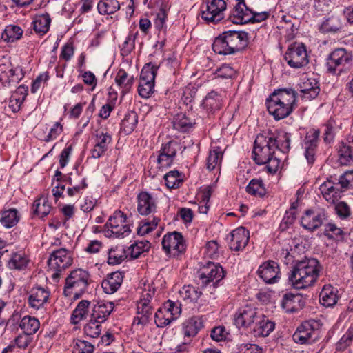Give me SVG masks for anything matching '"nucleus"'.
<instances>
[{"label":"nucleus","instance_id":"nucleus-1","mask_svg":"<svg viewBox=\"0 0 353 353\" xmlns=\"http://www.w3.org/2000/svg\"><path fill=\"white\" fill-rule=\"evenodd\" d=\"M321 266L316 259H305L297 261L288 274V281L297 290L313 286L316 282Z\"/></svg>","mask_w":353,"mask_h":353},{"label":"nucleus","instance_id":"nucleus-2","mask_svg":"<svg viewBox=\"0 0 353 353\" xmlns=\"http://www.w3.org/2000/svg\"><path fill=\"white\" fill-rule=\"evenodd\" d=\"M296 95L292 88L274 90L266 100L268 112L277 121L286 118L295 108Z\"/></svg>","mask_w":353,"mask_h":353},{"label":"nucleus","instance_id":"nucleus-3","mask_svg":"<svg viewBox=\"0 0 353 353\" xmlns=\"http://www.w3.org/2000/svg\"><path fill=\"white\" fill-rule=\"evenodd\" d=\"M248 34L243 31H225L214 41L212 49L219 54H235L248 45Z\"/></svg>","mask_w":353,"mask_h":353},{"label":"nucleus","instance_id":"nucleus-4","mask_svg":"<svg viewBox=\"0 0 353 353\" xmlns=\"http://www.w3.org/2000/svg\"><path fill=\"white\" fill-rule=\"evenodd\" d=\"M325 66L327 72L333 75L347 73L353 66L352 52L343 48L334 50L326 59Z\"/></svg>","mask_w":353,"mask_h":353},{"label":"nucleus","instance_id":"nucleus-5","mask_svg":"<svg viewBox=\"0 0 353 353\" xmlns=\"http://www.w3.org/2000/svg\"><path fill=\"white\" fill-rule=\"evenodd\" d=\"M90 279L88 272L82 269H76L70 272L65 279L63 294L78 299L87 290Z\"/></svg>","mask_w":353,"mask_h":353},{"label":"nucleus","instance_id":"nucleus-6","mask_svg":"<svg viewBox=\"0 0 353 353\" xmlns=\"http://www.w3.org/2000/svg\"><path fill=\"white\" fill-rule=\"evenodd\" d=\"M274 137H265L258 135L255 139L252 151L253 159L258 165H263L270 157L275 154L276 150Z\"/></svg>","mask_w":353,"mask_h":353},{"label":"nucleus","instance_id":"nucleus-7","mask_svg":"<svg viewBox=\"0 0 353 353\" xmlns=\"http://www.w3.org/2000/svg\"><path fill=\"white\" fill-rule=\"evenodd\" d=\"M72 263V259L70 252L61 248L53 251L48 260V272L51 273L52 278L58 280L60 274Z\"/></svg>","mask_w":353,"mask_h":353},{"label":"nucleus","instance_id":"nucleus-8","mask_svg":"<svg viewBox=\"0 0 353 353\" xmlns=\"http://www.w3.org/2000/svg\"><path fill=\"white\" fill-rule=\"evenodd\" d=\"M127 216L121 211H115L105 225V236L109 237L123 238L130 234L131 229L126 223Z\"/></svg>","mask_w":353,"mask_h":353},{"label":"nucleus","instance_id":"nucleus-9","mask_svg":"<svg viewBox=\"0 0 353 353\" xmlns=\"http://www.w3.org/2000/svg\"><path fill=\"white\" fill-rule=\"evenodd\" d=\"M224 276L223 268L219 263L211 261L203 265L196 272L197 282L203 286H205L210 282L216 286Z\"/></svg>","mask_w":353,"mask_h":353},{"label":"nucleus","instance_id":"nucleus-10","mask_svg":"<svg viewBox=\"0 0 353 353\" xmlns=\"http://www.w3.org/2000/svg\"><path fill=\"white\" fill-rule=\"evenodd\" d=\"M285 60L290 68H301L309 63L306 47L303 43H294L290 45L285 54Z\"/></svg>","mask_w":353,"mask_h":353},{"label":"nucleus","instance_id":"nucleus-11","mask_svg":"<svg viewBox=\"0 0 353 353\" xmlns=\"http://www.w3.org/2000/svg\"><path fill=\"white\" fill-rule=\"evenodd\" d=\"M259 312L257 308L245 305L238 309L234 315V323L239 328L252 330L257 321H259Z\"/></svg>","mask_w":353,"mask_h":353},{"label":"nucleus","instance_id":"nucleus-12","mask_svg":"<svg viewBox=\"0 0 353 353\" xmlns=\"http://www.w3.org/2000/svg\"><path fill=\"white\" fill-rule=\"evenodd\" d=\"M162 248L170 256H177L185 252V242L181 233L179 232H168L162 239Z\"/></svg>","mask_w":353,"mask_h":353},{"label":"nucleus","instance_id":"nucleus-13","mask_svg":"<svg viewBox=\"0 0 353 353\" xmlns=\"http://www.w3.org/2000/svg\"><path fill=\"white\" fill-rule=\"evenodd\" d=\"M226 6L224 0H210L202 7L201 17L207 23H218L224 18Z\"/></svg>","mask_w":353,"mask_h":353},{"label":"nucleus","instance_id":"nucleus-14","mask_svg":"<svg viewBox=\"0 0 353 353\" xmlns=\"http://www.w3.org/2000/svg\"><path fill=\"white\" fill-rule=\"evenodd\" d=\"M320 131L317 129L309 130L302 141V148L304 150V156L310 165H312L316 157V154L320 141Z\"/></svg>","mask_w":353,"mask_h":353},{"label":"nucleus","instance_id":"nucleus-15","mask_svg":"<svg viewBox=\"0 0 353 353\" xmlns=\"http://www.w3.org/2000/svg\"><path fill=\"white\" fill-rule=\"evenodd\" d=\"M316 322L305 321L301 324L294 333L292 338L295 343L310 344L314 342L319 336V332L314 327Z\"/></svg>","mask_w":353,"mask_h":353},{"label":"nucleus","instance_id":"nucleus-16","mask_svg":"<svg viewBox=\"0 0 353 353\" xmlns=\"http://www.w3.org/2000/svg\"><path fill=\"white\" fill-rule=\"evenodd\" d=\"M157 210V199L146 191L137 195V211L143 216L154 214Z\"/></svg>","mask_w":353,"mask_h":353},{"label":"nucleus","instance_id":"nucleus-17","mask_svg":"<svg viewBox=\"0 0 353 353\" xmlns=\"http://www.w3.org/2000/svg\"><path fill=\"white\" fill-rule=\"evenodd\" d=\"M257 272L260 278L266 283H277L281 277L279 266L273 261L263 263L259 266Z\"/></svg>","mask_w":353,"mask_h":353},{"label":"nucleus","instance_id":"nucleus-18","mask_svg":"<svg viewBox=\"0 0 353 353\" xmlns=\"http://www.w3.org/2000/svg\"><path fill=\"white\" fill-rule=\"evenodd\" d=\"M327 218V214L323 210L318 212L307 210L301 218V224L306 230L313 231L319 228Z\"/></svg>","mask_w":353,"mask_h":353},{"label":"nucleus","instance_id":"nucleus-19","mask_svg":"<svg viewBox=\"0 0 353 353\" xmlns=\"http://www.w3.org/2000/svg\"><path fill=\"white\" fill-rule=\"evenodd\" d=\"M250 232L243 227L233 230L228 237L230 248L234 251L242 250L247 245Z\"/></svg>","mask_w":353,"mask_h":353},{"label":"nucleus","instance_id":"nucleus-20","mask_svg":"<svg viewBox=\"0 0 353 353\" xmlns=\"http://www.w3.org/2000/svg\"><path fill=\"white\" fill-rule=\"evenodd\" d=\"M251 10L247 7L245 2H238L231 10L228 20L235 24L250 23Z\"/></svg>","mask_w":353,"mask_h":353},{"label":"nucleus","instance_id":"nucleus-21","mask_svg":"<svg viewBox=\"0 0 353 353\" xmlns=\"http://www.w3.org/2000/svg\"><path fill=\"white\" fill-rule=\"evenodd\" d=\"M50 292L41 287L32 288L28 296V304L30 307L39 310L48 301Z\"/></svg>","mask_w":353,"mask_h":353},{"label":"nucleus","instance_id":"nucleus-22","mask_svg":"<svg viewBox=\"0 0 353 353\" xmlns=\"http://www.w3.org/2000/svg\"><path fill=\"white\" fill-rule=\"evenodd\" d=\"M123 280V275L121 272L116 271L109 274L101 282L103 292L108 294H114L121 287Z\"/></svg>","mask_w":353,"mask_h":353},{"label":"nucleus","instance_id":"nucleus-23","mask_svg":"<svg viewBox=\"0 0 353 353\" xmlns=\"http://www.w3.org/2000/svg\"><path fill=\"white\" fill-rule=\"evenodd\" d=\"M304 305V301L299 294L287 293L281 301L282 307L287 312H294L301 310Z\"/></svg>","mask_w":353,"mask_h":353},{"label":"nucleus","instance_id":"nucleus-24","mask_svg":"<svg viewBox=\"0 0 353 353\" xmlns=\"http://www.w3.org/2000/svg\"><path fill=\"white\" fill-rule=\"evenodd\" d=\"M137 316L133 321L134 325H143L148 323L152 313V307L150 303L139 301L137 304Z\"/></svg>","mask_w":353,"mask_h":353},{"label":"nucleus","instance_id":"nucleus-25","mask_svg":"<svg viewBox=\"0 0 353 353\" xmlns=\"http://www.w3.org/2000/svg\"><path fill=\"white\" fill-rule=\"evenodd\" d=\"M114 81L121 90V94L125 95L130 91L134 79L133 76H130L124 69L120 68L115 75Z\"/></svg>","mask_w":353,"mask_h":353},{"label":"nucleus","instance_id":"nucleus-26","mask_svg":"<svg viewBox=\"0 0 353 353\" xmlns=\"http://www.w3.org/2000/svg\"><path fill=\"white\" fill-rule=\"evenodd\" d=\"M274 322L260 314L259 321L256 322L251 332H253L255 336H267L274 330Z\"/></svg>","mask_w":353,"mask_h":353},{"label":"nucleus","instance_id":"nucleus-27","mask_svg":"<svg viewBox=\"0 0 353 353\" xmlns=\"http://www.w3.org/2000/svg\"><path fill=\"white\" fill-rule=\"evenodd\" d=\"M339 299L338 290L331 285H325L319 295L321 303L325 307L334 306Z\"/></svg>","mask_w":353,"mask_h":353},{"label":"nucleus","instance_id":"nucleus-28","mask_svg":"<svg viewBox=\"0 0 353 353\" xmlns=\"http://www.w3.org/2000/svg\"><path fill=\"white\" fill-rule=\"evenodd\" d=\"M114 305L112 302H99L93 308L92 318L99 323H103L111 314Z\"/></svg>","mask_w":353,"mask_h":353},{"label":"nucleus","instance_id":"nucleus-29","mask_svg":"<svg viewBox=\"0 0 353 353\" xmlns=\"http://www.w3.org/2000/svg\"><path fill=\"white\" fill-rule=\"evenodd\" d=\"M342 28V23L338 16L332 15L324 19L319 26V30L323 34H335Z\"/></svg>","mask_w":353,"mask_h":353},{"label":"nucleus","instance_id":"nucleus-30","mask_svg":"<svg viewBox=\"0 0 353 353\" xmlns=\"http://www.w3.org/2000/svg\"><path fill=\"white\" fill-rule=\"evenodd\" d=\"M30 263L28 256L23 252H18L12 253L8 261V268L10 270H24Z\"/></svg>","mask_w":353,"mask_h":353},{"label":"nucleus","instance_id":"nucleus-31","mask_svg":"<svg viewBox=\"0 0 353 353\" xmlns=\"http://www.w3.org/2000/svg\"><path fill=\"white\" fill-rule=\"evenodd\" d=\"M68 183L70 187L67 189V194L69 196H76L82 193V191L88 186L86 179L76 174L74 178L69 177Z\"/></svg>","mask_w":353,"mask_h":353},{"label":"nucleus","instance_id":"nucleus-32","mask_svg":"<svg viewBox=\"0 0 353 353\" xmlns=\"http://www.w3.org/2000/svg\"><path fill=\"white\" fill-rule=\"evenodd\" d=\"M202 105L208 112H214L219 110L222 105L221 96L216 92L212 91L205 97Z\"/></svg>","mask_w":353,"mask_h":353},{"label":"nucleus","instance_id":"nucleus-33","mask_svg":"<svg viewBox=\"0 0 353 353\" xmlns=\"http://www.w3.org/2000/svg\"><path fill=\"white\" fill-rule=\"evenodd\" d=\"M19 219L20 215L15 208L5 210L0 212V223L6 228L16 225Z\"/></svg>","mask_w":353,"mask_h":353},{"label":"nucleus","instance_id":"nucleus-34","mask_svg":"<svg viewBox=\"0 0 353 353\" xmlns=\"http://www.w3.org/2000/svg\"><path fill=\"white\" fill-rule=\"evenodd\" d=\"M90 304L87 300H82L78 303L71 315V323L77 325L88 316Z\"/></svg>","mask_w":353,"mask_h":353},{"label":"nucleus","instance_id":"nucleus-35","mask_svg":"<svg viewBox=\"0 0 353 353\" xmlns=\"http://www.w3.org/2000/svg\"><path fill=\"white\" fill-rule=\"evenodd\" d=\"M19 327L23 333L32 335L39 329L40 322L36 317L26 315L21 319Z\"/></svg>","mask_w":353,"mask_h":353},{"label":"nucleus","instance_id":"nucleus-36","mask_svg":"<svg viewBox=\"0 0 353 353\" xmlns=\"http://www.w3.org/2000/svg\"><path fill=\"white\" fill-rule=\"evenodd\" d=\"M50 23L51 19L48 13L37 15L32 21L33 28L37 34L43 35L49 30Z\"/></svg>","mask_w":353,"mask_h":353},{"label":"nucleus","instance_id":"nucleus-37","mask_svg":"<svg viewBox=\"0 0 353 353\" xmlns=\"http://www.w3.org/2000/svg\"><path fill=\"white\" fill-rule=\"evenodd\" d=\"M203 326L201 319L199 316H193L188 319L184 323L183 334L185 336H194Z\"/></svg>","mask_w":353,"mask_h":353},{"label":"nucleus","instance_id":"nucleus-38","mask_svg":"<svg viewBox=\"0 0 353 353\" xmlns=\"http://www.w3.org/2000/svg\"><path fill=\"white\" fill-rule=\"evenodd\" d=\"M51 209L52 206L50 204L48 199L45 196L40 197L36 200L32 205L34 214L41 218L48 215L51 211Z\"/></svg>","mask_w":353,"mask_h":353},{"label":"nucleus","instance_id":"nucleus-39","mask_svg":"<svg viewBox=\"0 0 353 353\" xmlns=\"http://www.w3.org/2000/svg\"><path fill=\"white\" fill-rule=\"evenodd\" d=\"M195 121L191 119L184 114H178L174 119L173 126L174 129L181 131L187 132L195 125Z\"/></svg>","mask_w":353,"mask_h":353},{"label":"nucleus","instance_id":"nucleus-40","mask_svg":"<svg viewBox=\"0 0 353 353\" xmlns=\"http://www.w3.org/2000/svg\"><path fill=\"white\" fill-rule=\"evenodd\" d=\"M223 157V152L219 147H214L209 152L208 157L206 160V168L208 170L212 171L216 167L220 166Z\"/></svg>","mask_w":353,"mask_h":353},{"label":"nucleus","instance_id":"nucleus-41","mask_svg":"<svg viewBox=\"0 0 353 353\" xmlns=\"http://www.w3.org/2000/svg\"><path fill=\"white\" fill-rule=\"evenodd\" d=\"M128 256V253L123 246L117 245L109 250L108 262L110 265H117L123 261Z\"/></svg>","mask_w":353,"mask_h":353},{"label":"nucleus","instance_id":"nucleus-42","mask_svg":"<svg viewBox=\"0 0 353 353\" xmlns=\"http://www.w3.org/2000/svg\"><path fill=\"white\" fill-rule=\"evenodd\" d=\"M97 9L101 14H112L120 9V3L117 0H100Z\"/></svg>","mask_w":353,"mask_h":353},{"label":"nucleus","instance_id":"nucleus-43","mask_svg":"<svg viewBox=\"0 0 353 353\" xmlns=\"http://www.w3.org/2000/svg\"><path fill=\"white\" fill-rule=\"evenodd\" d=\"M138 123V116L134 111L125 114L121 123V129L125 134H130L136 128Z\"/></svg>","mask_w":353,"mask_h":353},{"label":"nucleus","instance_id":"nucleus-44","mask_svg":"<svg viewBox=\"0 0 353 353\" xmlns=\"http://www.w3.org/2000/svg\"><path fill=\"white\" fill-rule=\"evenodd\" d=\"M23 32L22 29L19 26L8 25L2 33L1 38L7 42L12 43L19 39L22 37Z\"/></svg>","mask_w":353,"mask_h":353},{"label":"nucleus","instance_id":"nucleus-45","mask_svg":"<svg viewBox=\"0 0 353 353\" xmlns=\"http://www.w3.org/2000/svg\"><path fill=\"white\" fill-rule=\"evenodd\" d=\"M339 161L341 165H347L353 162V146L342 143L339 150Z\"/></svg>","mask_w":353,"mask_h":353},{"label":"nucleus","instance_id":"nucleus-46","mask_svg":"<svg viewBox=\"0 0 353 353\" xmlns=\"http://www.w3.org/2000/svg\"><path fill=\"white\" fill-rule=\"evenodd\" d=\"M181 297L189 302H196L202 294V292L195 287L188 285H185L179 291Z\"/></svg>","mask_w":353,"mask_h":353},{"label":"nucleus","instance_id":"nucleus-47","mask_svg":"<svg viewBox=\"0 0 353 353\" xmlns=\"http://www.w3.org/2000/svg\"><path fill=\"white\" fill-rule=\"evenodd\" d=\"M248 193L258 196H263L265 194L266 190L264 183L261 179H252L246 187Z\"/></svg>","mask_w":353,"mask_h":353},{"label":"nucleus","instance_id":"nucleus-48","mask_svg":"<svg viewBox=\"0 0 353 353\" xmlns=\"http://www.w3.org/2000/svg\"><path fill=\"white\" fill-rule=\"evenodd\" d=\"M154 318L156 325L159 327H164L174 321L172 316L164 307L158 309L155 313Z\"/></svg>","mask_w":353,"mask_h":353},{"label":"nucleus","instance_id":"nucleus-49","mask_svg":"<svg viewBox=\"0 0 353 353\" xmlns=\"http://www.w3.org/2000/svg\"><path fill=\"white\" fill-rule=\"evenodd\" d=\"M26 90L23 87H19L16 92L12 95L10 101V108H12V111L16 112L19 110L21 105L26 99Z\"/></svg>","mask_w":353,"mask_h":353},{"label":"nucleus","instance_id":"nucleus-50","mask_svg":"<svg viewBox=\"0 0 353 353\" xmlns=\"http://www.w3.org/2000/svg\"><path fill=\"white\" fill-rule=\"evenodd\" d=\"M159 66L149 63L145 64L141 70L140 75L141 81H147L154 83V79Z\"/></svg>","mask_w":353,"mask_h":353},{"label":"nucleus","instance_id":"nucleus-51","mask_svg":"<svg viewBox=\"0 0 353 353\" xmlns=\"http://www.w3.org/2000/svg\"><path fill=\"white\" fill-rule=\"evenodd\" d=\"M150 246V244L148 241L136 242L128 248V255H130L132 259H137L143 252L147 251Z\"/></svg>","mask_w":353,"mask_h":353},{"label":"nucleus","instance_id":"nucleus-52","mask_svg":"<svg viewBox=\"0 0 353 353\" xmlns=\"http://www.w3.org/2000/svg\"><path fill=\"white\" fill-rule=\"evenodd\" d=\"M165 185L169 189L177 188L183 182V179L178 170H172L164 175Z\"/></svg>","mask_w":353,"mask_h":353},{"label":"nucleus","instance_id":"nucleus-53","mask_svg":"<svg viewBox=\"0 0 353 353\" xmlns=\"http://www.w3.org/2000/svg\"><path fill=\"white\" fill-rule=\"evenodd\" d=\"M290 133L281 132L276 138H274L276 143V150H280L283 153L288 152L290 149Z\"/></svg>","mask_w":353,"mask_h":353},{"label":"nucleus","instance_id":"nucleus-54","mask_svg":"<svg viewBox=\"0 0 353 353\" xmlns=\"http://www.w3.org/2000/svg\"><path fill=\"white\" fill-rule=\"evenodd\" d=\"M294 248H292L290 245V248H283L279 254V257L284 262L285 264L288 265L293 263L295 261L296 256V250L299 248L298 245H294V241H292Z\"/></svg>","mask_w":353,"mask_h":353},{"label":"nucleus","instance_id":"nucleus-55","mask_svg":"<svg viewBox=\"0 0 353 353\" xmlns=\"http://www.w3.org/2000/svg\"><path fill=\"white\" fill-rule=\"evenodd\" d=\"M101 323H99L92 318L84 327L83 330L85 334L91 338L98 337L101 334Z\"/></svg>","mask_w":353,"mask_h":353},{"label":"nucleus","instance_id":"nucleus-56","mask_svg":"<svg viewBox=\"0 0 353 353\" xmlns=\"http://www.w3.org/2000/svg\"><path fill=\"white\" fill-rule=\"evenodd\" d=\"M338 131V125L334 120H329L325 125L323 140L325 143H330L334 139Z\"/></svg>","mask_w":353,"mask_h":353},{"label":"nucleus","instance_id":"nucleus-57","mask_svg":"<svg viewBox=\"0 0 353 353\" xmlns=\"http://www.w3.org/2000/svg\"><path fill=\"white\" fill-rule=\"evenodd\" d=\"M159 221L160 219L157 216H154L152 221L145 220L139 225L137 230V234L140 236L148 234L157 228Z\"/></svg>","mask_w":353,"mask_h":353},{"label":"nucleus","instance_id":"nucleus-58","mask_svg":"<svg viewBox=\"0 0 353 353\" xmlns=\"http://www.w3.org/2000/svg\"><path fill=\"white\" fill-rule=\"evenodd\" d=\"M325 234L329 239H333L337 241L342 240L343 239V232L342 229L332 223H329L325 225Z\"/></svg>","mask_w":353,"mask_h":353},{"label":"nucleus","instance_id":"nucleus-59","mask_svg":"<svg viewBox=\"0 0 353 353\" xmlns=\"http://www.w3.org/2000/svg\"><path fill=\"white\" fill-rule=\"evenodd\" d=\"M94 345L86 341L77 339L74 341L73 353H93Z\"/></svg>","mask_w":353,"mask_h":353},{"label":"nucleus","instance_id":"nucleus-60","mask_svg":"<svg viewBox=\"0 0 353 353\" xmlns=\"http://www.w3.org/2000/svg\"><path fill=\"white\" fill-rule=\"evenodd\" d=\"M216 77L221 79H232L236 77V70L228 64H223L215 72Z\"/></svg>","mask_w":353,"mask_h":353},{"label":"nucleus","instance_id":"nucleus-61","mask_svg":"<svg viewBox=\"0 0 353 353\" xmlns=\"http://www.w3.org/2000/svg\"><path fill=\"white\" fill-rule=\"evenodd\" d=\"M137 34L138 32H136L135 34L130 33L126 37L121 49V52L123 56H128L134 48L135 39Z\"/></svg>","mask_w":353,"mask_h":353},{"label":"nucleus","instance_id":"nucleus-62","mask_svg":"<svg viewBox=\"0 0 353 353\" xmlns=\"http://www.w3.org/2000/svg\"><path fill=\"white\" fill-rule=\"evenodd\" d=\"M179 149V145L176 141H170L165 143L162 144V146L159 152L167 154L173 158L176 157V152Z\"/></svg>","mask_w":353,"mask_h":353},{"label":"nucleus","instance_id":"nucleus-63","mask_svg":"<svg viewBox=\"0 0 353 353\" xmlns=\"http://www.w3.org/2000/svg\"><path fill=\"white\" fill-rule=\"evenodd\" d=\"M353 341V327H350L336 343V350L343 351L349 347Z\"/></svg>","mask_w":353,"mask_h":353},{"label":"nucleus","instance_id":"nucleus-64","mask_svg":"<svg viewBox=\"0 0 353 353\" xmlns=\"http://www.w3.org/2000/svg\"><path fill=\"white\" fill-rule=\"evenodd\" d=\"M154 90V83L147 81H141L138 87L139 94L144 99L150 97Z\"/></svg>","mask_w":353,"mask_h":353}]
</instances>
